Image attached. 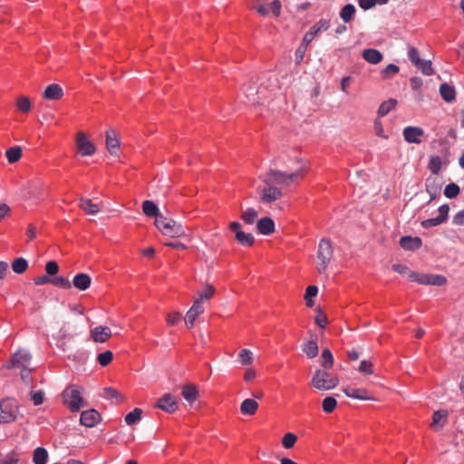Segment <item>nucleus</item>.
I'll use <instances>...</instances> for the list:
<instances>
[{
    "label": "nucleus",
    "mask_w": 464,
    "mask_h": 464,
    "mask_svg": "<svg viewBox=\"0 0 464 464\" xmlns=\"http://www.w3.org/2000/svg\"><path fill=\"white\" fill-rule=\"evenodd\" d=\"M297 168L292 171L270 170L264 178V187L258 188L259 199L264 204H270L284 196L282 188L300 183L309 170V162L298 159Z\"/></svg>",
    "instance_id": "f257e3e1"
},
{
    "label": "nucleus",
    "mask_w": 464,
    "mask_h": 464,
    "mask_svg": "<svg viewBox=\"0 0 464 464\" xmlns=\"http://www.w3.org/2000/svg\"><path fill=\"white\" fill-rule=\"evenodd\" d=\"M83 388L72 384L69 385L62 393L63 404L72 412L79 411L84 405L82 397Z\"/></svg>",
    "instance_id": "f03ea898"
},
{
    "label": "nucleus",
    "mask_w": 464,
    "mask_h": 464,
    "mask_svg": "<svg viewBox=\"0 0 464 464\" xmlns=\"http://www.w3.org/2000/svg\"><path fill=\"white\" fill-rule=\"evenodd\" d=\"M339 383L336 375L325 370H317L312 380L311 386L318 391H329L335 388Z\"/></svg>",
    "instance_id": "7ed1b4c3"
},
{
    "label": "nucleus",
    "mask_w": 464,
    "mask_h": 464,
    "mask_svg": "<svg viewBox=\"0 0 464 464\" xmlns=\"http://www.w3.org/2000/svg\"><path fill=\"white\" fill-rule=\"evenodd\" d=\"M155 227L164 235L170 237H184L186 232L183 227L171 218L160 217L154 221Z\"/></svg>",
    "instance_id": "20e7f679"
},
{
    "label": "nucleus",
    "mask_w": 464,
    "mask_h": 464,
    "mask_svg": "<svg viewBox=\"0 0 464 464\" xmlns=\"http://www.w3.org/2000/svg\"><path fill=\"white\" fill-rule=\"evenodd\" d=\"M19 415V404L12 398L0 400V423H11Z\"/></svg>",
    "instance_id": "39448f33"
},
{
    "label": "nucleus",
    "mask_w": 464,
    "mask_h": 464,
    "mask_svg": "<svg viewBox=\"0 0 464 464\" xmlns=\"http://www.w3.org/2000/svg\"><path fill=\"white\" fill-rule=\"evenodd\" d=\"M333 256V247L331 242L325 238L319 242L317 250V258L319 261L316 263V269L319 273H324Z\"/></svg>",
    "instance_id": "423d86ee"
},
{
    "label": "nucleus",
    "mask_w": 464,
    "mask_h": 464,
    "mask_svg": "<svg viewBox=\"0 0 464 464\" xmlns=\"http://www.w3.org/2000/svg\"><path fill=\"white\" fill-rule=\"evenodd\" d=\"M74 141L76 144L77 151L81 156H92L96 152V147L94 143L83 131H78L75 134Z\"/></svg>",
    "instance_id": "0eeeda50"
},
{
    "label": "nucleus",
    "mask_w": 464,
    "mask_h": 464,
    "mask_svg": "<svg viewBox=\"0 0 464 464\" xmlns=\"http://www.w3.org/2000/svg\"><path fill=\"white\" fill-rule=\"evenodd\" d=\"M252 1L255 2V6L253 8L261 16H266L270 12L272 13V14L275 17H278L280 15V14H281L282 5H281V2L279 0L272 1L269 4L268 7H266V5H265V2L266 0H252Z\"/></svg>",
    "instance_id": "6e6552de"
},
{
    "label": "nucleus",
    "mask_w": 464,
    "mask_h": 464,
    "mask_svg": "<svg viewBox=\"0 0 464 464\" xmlns=\"http://www.w3.org/2000/svg\"><path fill=\"white\" fill-rule=\"evenodd\" d=\"M228 228L235 234V238L238 244L244 246H252L255 238L252 234L244 232L241 228L242 226L237 221L230 222L228 225Z\"/></svg>",
    "instance_id": "1a4fd4ad"
},
{
    "label": "nucleus",
    "mask_w": 464,
    "mask_h": 464,
    "mask_svg": "<svg viewBox=\"0 0 464 464\" xmlns=\"http://www.w3.org/2000/svg\"><path fill=\"white\" fill-rule=\"evenodd\" d=\"M450 207L447 204H443L439 208V216L433 218H428L421 222L423 228H430L431 227L439 226L444 223L449 217Z\"/></svg>",
    "instance_id": "9d476101"
},
{
    "label": "nucleus",
    "mask_w": 464,
    "mask_h": 464,
    "mask_svg": "<svg viewBox=\"0 0 464 464\" xmlns=\"http://www.w3.org/2000/svg\"><path fill=\"white\" fill-rule=\"evenodd\" d=\"M329 25L330 24L327 20L322 19L318 21L308 32L305 33L303 38V44L308 45L319 33L326 31L329 28Z\"/></svg>",
    "instance_id": "9b49d317"
},
{
    "label": "nucleus",
    "mask_w": 464,
    "mask_h": 464,
    "mask_svg": "<svg viewBox=\"0 0 464 464\" xmlns=\"http://www.w3.org/2000/svg\"><path fill=\"white\" fill-rule=\"evenodd\" d=\"M157 407L166 412L172 413L178 410V400L170 393H165L158 400Z\"/></svg>",
    "instance_id": "f8f14e48"
},
{
    "label": "nucleus",
    "mask_w": 464,
    "mask_h": 464,
    "mask_svg": "<svg viewBox=\"0 0 464 464\" xmlns=\"http://www.w3.org/2000/svg\"><path fill=\"white\" fill-rule=\"evenodd\" d=\"M203 304H201L200 300H195L193 305L187 312L185 316V324L188 328H192L194 326V323L196 319L204 312Z\"/></svg>",
    "instance_id": "ddd939ff"
},
{
    "label": "nucleus",
    "mask_w": 464,
    "mask_h": 464,
    "mask_svg": "<svg viewBox=\"0 0 464 464\" xmlns=\"http://www.w3.org/2000/svg\"><path fill=\"white\" fill-rule=\"evenodd\" d=\"M90 335L93 342L102 343L107 342L112 334L110 327L98 325L91 330Z\"/></svg>",
    "instance_id": "4468645a"
},
{
    "label": "nucleus",
    "mask_w": 464,
    "mask_h": 464,
    "mask_svg": "<svg viewBox=\"0 0 464 464\" xmlns=\"http://www.w3.org/2000/svg\"><path fill=\"white\" fill-rule=\"evenodd\" d=\"M417 283L428 285H444L447 278L444 276L433 274H419Z\"/></svg>",
    "instance_id": "2eb2a0df"
},
{
    "label": "nucleus",
    "mask_w": 464,
    "mask_h": 464,
    "mask_svg": "<svg viewBox=\"0 0 464 464\" xmlns=\"http://www.w3.org/2000/svg\"><path fill=\"white\" fill-rule=\"evenodd\" d=\"M424 130L420 127L408 126L403 129L402 135L404 140L409 143L420 144V138L423 136Z\"/></svg>",
    "instance_id": "dca6fc26"
},
{
    "label": "nucleus",
    "mask_w": 464,
    "mask_h": 464,
    "mask_svg": "<svg viewBox=\"0 0 464 464\" xmlns=\"http://www.w3.org/2000/svg\"><path fill=\"white\" fill-rule=\"evenodd\" d=\"M100 421H101V415L97 411H95L93 409L84 411L81 414L80 422L82 425H83L85 427H89V428L94 427Z\"/></svg>",
    "instance_id": "f3484780"
},
{
    "label": "nucleus",
    "mask_w": 464,
    "mask_h": 464,
    "mask_svg": "<svg viewBox=\"0 0 464 464\" xmlns=\"http://www.w3.org/2000/svg\"><path fill=\"white\" fill-rule=\"evenodd\" d=\"M120 139L114 130L106 131V149L111 155H116L120 150Z\"/></svg>",
    "instance_id": "a211bd4d"
},
{
    "label": "nucleus",
    "mask_w": 464,
    "mask_h": 464,
    "mask_svg": "<svg viewBox=\"0 0 464 464\" xmlns=\"http://www.w3.org/2000/svg\"><path fill=\"white\" fill-rule=\"evenodd\" d=\"M63 96V90L57 83H53V84L48 85L43 93V97L45 100H49V101H58V100L62 99Z\"/></svg>",
    "instance_id": "6ab92c4d"
},
{
    "label": "nucleus",
    "mask_w": 464,
    "mask_h": 464,
    "mask_svg": "<svg viewBox=\"0 0 464 464\" xmlns=\"http://www.w3.org/2000/svg\"><path fill=\"white\" fill-rule=\"evenodd\" d=\"M256 229L262 235H271L275 232V222L269 217L262 218L256 222Z\"/></svg>",
    "instance_id": "aec40b11"
},
{
    "label": "nucleus",
    "mask_w": 464,
    "mask_h": 464,
    "mask_svg": "<svg viewBox=\"0 0 464 464\" xmlns=\"http://www.w3.org/2000/svg\"><path fill=\"white\" fill-rule=\"evenodd\" d=\"M72 284L76 289L85 291L91 286L92 278L85 273H79L73 277Z\"/></svg>",
    "instance_id": "412c9836"
},
{
    "label": "nucleus",
    "mask_w": 464,
    "mask_h": 464,
    "mask_svg": "<svg viewBox=\"0 0 464 464\" xmlns=\"http://www.w3.org/2000/svg\"><path fill=\"white\" fill-rule=\"evenodd\" d=\"M362 57L371 64H378L383 59L382 53L379 50L373 48L363 50Z\"/></svg>",
    "instance_id": "4be33fe9"
},
{
    "label": "nucleus",
    "mask_w": 464,
    "mask_h": 464,
    "mask_svg": "<svg viewBox=\"0 0 464 464\" xmlns=\"http://www.w3.org/2000/svg\"><path fill=\"white\" fill-rule=\"evenodd\" d=\"M400 246L405 250H415L420 247L421 239L418 237H411L409 236L402 237L400 239Z\"/></svg>",
    "instance_id": "5701e85b"
},
{
    "label": "nucleus",
    "mask_w": 464,
    "mask_h": 464,
    "mask_svg": "<svg viewBox=\"0 0 464 464\" xmlns=\"http://www.w3.org/2000/svg\"><path fill=\"white\" fill-rule=\"evenodd\" d=\"M448 411H436L432 415V422L430 427L435 430L441 429L447 420Z\"/></svg>",
    "instance_id": "b1692460"
},
{
    "label": "nucleus",
    "mask_w": 464,
    "mask_h": 464,
    "mask_svg": "<svg viewBox=\"0 0 464 464\" xmlns=\"http://www.w3.org/2000/svg\"><path fill=\"white\" fill-rule=\"evenodd\" d=\"M392 270L407 277L412 282H417L419 273L411 270L407 266L401 264H394Z\"/></svg>",
    "instance_id": "393cba45"
},
{
    "label": "nucleus",
    "mask_w": 464,
    "mask_h": 464,
    "mask_svg": "<svg viewBox=\"0 0 464 464\" xmlns=\"http://www.w3.org/2000/svg\"><path fill=\"white\" fill-rule=\"evenodd\" d=\"M258 409V403L254 399H246L240 405V411L244 415H254Z\"/></svg>",
    "instance_id": "a878e982"
},
{
    "label": "nucleus",
    "mask_w": 464,
    "mask_h": 464,
    "mask_svg": "<svg viewBox=\"0 0 464 464\" xmlns=\"http://www.w3.org/2000/svg\"><path fill=\"white\" fill-rule=\"evenodd\" d=\"M16 110L24 114H27L32 110V102L27 96H18L15 100Z\"/></svg>",
    "instance_id": "bb28decb"
},
{
    "label": "nucleus",
    "mask_w": 464,
    "mask_h": 464,
    "mask_svg": "<svg viewBox=\"0 0 464 464\" xmlns=\"http://www.w3.org/2000/svg\"><path fill=\"white\" fill-rule=\"evenodd\" d=\"M181 394L183 398L190 403L196 401L198 397V389L193 384L184 385L182 387Z\"/></svg>",
    "instance_id": "cd10ccee"
},
{
    "label": "nucleus",
    "mask_w": 464,
    "mask_h": 464,
    "mask_svg": "<svg viewBox=\"0 0 464 464\" xmlns=\"http://www.w3.org/2000/svg\"><path fill=\"white\" fill-rule=\"evenodd\" d=\"M142 211L144 215H146L149 218H160L162 217V215H160L159 208L157 205L150 200H145L142 203Z\"/></svg>",
    "instance_id": "c85d7f7f"
},
{
    "label": "nucleus",
    "mask_w": 464,
    "mask_h": 464,
    "mask_svg": "<svg viewBox=\"0 0 464 464\" xmlns=\"http://www.w3.org/2000/svg\"><path fill=\"white\" fill-rule=\"evenodd\" d=\"M23 156V150L20 146H14L6 150L5 157L10 164L18 162Z\"/></svg>",
    "instance_id": "c756f323"
},
{
    "label": "nucleus",
    "mask_w": 464,
    "mask_h": 464,
    "mask_svg": "<svg viewBox=\"0 0 464 464\" xmlns=\"http://www.w3.org/2000/svg\"><path fill=\"white\" fill-rule=\"evenodd\" d=\"M79 206L87 215H95L100 211L99 205L89 198H81Z\"/></svg>",
    "instance_id": "7c9ffc66"
},
{
    "label": "nucleus",
    "mask_w": 464,
    "mask_h": 464,
    "mask_svg": "<svg viewBox=\"0 0 464 464\" xmlns=\"http://www.w3.org/2000/svg\"><path fill=\"white\" fill-rule=\"evenodd\" d=\"M440 93L442 99L447 102H451L455 100L456 92L454 87L448 83H442L440 86Z\"/></svg>",
    "instance_id": "2f4dec72"
},
{
    "label": "nucleus",
    "mask_w": 464,
    "mask_h": 464,
    "mask_svg": "<svg viewBox=\"0 0 464 464\" xmlns=\"http://www.w3.org/2000/svg\"><path fill=\"white\" fill-rule=\"evenodd\" d=\"M238 361L243 366H250L254 362V353L251 350L244 348L238 353Z\"/></svg>",
    "instance_id": "473e14b6"
},
{
    "label": "nucleus",
    "mask_w": 464,
    "mask_h": 464,
    "mask_svg": "<svg viewBox=\"0 0 464 464\" xmlns=\"http://www.w3.org/2000/svg\"><path fill=\"white\" fill-rule=\"evenodd\" d=\"M257 217L258 212L254 208H247L241 213L242 220L247 225L254 224Z\"/></svg>",
    "instance_id": "72a5a7b5"
},
{
    "label": "nucleus",
    "mask_w": 464,
    "mask_h": 464,
    "mask_svg": "<svg viewBox=\"0 0 464 464\" xmlns=\"http://www.w3.org/2000/svg\"><path fill=\"white\" fill-rule=\"evenodd\" d=\"M48 459V452L44 448L39 447L34 450L33 461L34 464H46Z\"/></svg>",
    "instance_id": "f704fd0d"
},
{
    "label": "nucleus",
    "mask_w": 464,
    "mask_h": 464,
    "mask_svg": "<svg viewBox=\"0 0 464 464\" xmlns=\"http://www.w3.org/2000/svg\"><path fill=\"white\" fill-rule=\"evenodd\" d=\"M337 407V400L334 396H327L322 401V410L324 413H332Z\"/></svg>",
    "instance_id": "c9c22d12"
},
{
    "label": "nucleus",
    "mask_w": 464,
    "mask_h": 464,
    "mask_svg": "<svg viewBox=\"0 0 464 464\" xmlns=\"http://www.w3.org/2000/svg\"><path fill=\"white\" fill-rule=\"evenodd\" d=\"M103 393L106 399L115 401L116 403H121L124 401V397L116 389L105 388L103 390Z\"/></svg>",
    "instance_id": "e433bc0d"
},
{
    "label": "nucleus",
    "mask_w": 464,
    "mask_h": 464,
    "mask_svg": "<svg viewBox=\"0 0 464 464\" xmlns=\"http://www.w3.org/2000/svg\"><path fill=\"white\" fill-rule=\"evenodd\" d=\"M317 294H318L317 286H315V285H309L306 288L304 298V301H305V304L308 307H313L314 306V298L317 295Z\"/></svg>",
    "instance_id": "4c0bfd02"
},
{
    "label": "nucleus",
    "mask_w": 464,
    "mask_h": 464,
    "mask_svg": "<svg viewBox=\"0 0 464 464\" xmlns=\"http://www.w3.org/2000/svg\"><path fill=\"white\" fill-rule=\"evenodd\" d=\"M350 398L362 401H375V398L371 396L365 389H353L350 391Z\"/></svg>",
    "instance_id": "58836bf2"
},
{
    "label": "nucleus",
    "mask_w": 464,
    "mask_h": 464,
    "mask_svg": "<svg viewBox=\"0 0 464 464\" xmlns=\"http://www.w3.org/2000/svg\"><path fill=\"white\" fill-rule=\"evenodd\" d=\"M27 268H28V263L23 257L15 258L12 262V269L16 274H23L27 270Z\"/></svg>",
    "instance_id": "ea45409f"
},
{
    "label": "nucleus",
    "mask_w": 464,
    "mask_h": 464,
    "mask_svg": "<svg viewBox=\"0 0 464 464\" xmlns=\"http://www.w3.org/2000/svg\"><path fill=\"white\" fill-rule=\"evenodd\" d=\"M30 356L26 353L18 352L15 353L12 359L13 365L26 366L29 362Z\"/></svg>",
    "instance_id": "a19ab883"
},
{
    "label": "nucleus",
    "mask_w": 464,
    "mask_h": 464,
    "mask_svg": "<svg viewBox=\"0 0 464 464\" xmlns=\"http://www.w3.org/2000/svg\"><path fill=\"white\" fill-rule=\"evenodd\" d=\"M397 104V101L394 99H390L381 104L378 109V115L380 117H383L387 115Z\"/></svg>",
    "instance_id": "79ce46f5"
},
{
    "label": "nucleus",
    "mask_w": 464,
    "mask_h": 464,
    "mask_svg": "<svg viewBox=\"0 0 464 464\" xmlns=\"http://www.w3.org/2000/svg\"><path fill=\"white\" fill-rule=\"evenodd\" d=\"M441 165L442 161L440 157L434 155L430 158L428 169L430 170L432 174L437 175L439 174L441 169Z\"/></svg>",
    "instance_id": "37998d69"
},
{
    "label": "nucleus",
    "mask_w": 464,
    "mask_h": 464,
    "mask_svg": "<svg viewBox=\"0 0 464 464\" xmlns=\"http://www.w3.org/2000/svg\"><path fill=\"white\" fill-rule=\"evenodd\" d=\"M400 71L399 66L391 63L387 65L383 70L381 71V76L383 80L392 79Z\"/></svg>",
    "instance_id": "c03bdc74"
},
{
    "label": "nucleus",
    "mask_w": 464,
    "mask_h": 464,
    "mask_svg": "<svg viewBox=\"0 0 464 464\" xmlns=\"http://www.w3.org/2000/svg\"><path fill=\"white\" fill-rule=\"evenodd\" d=\"M142 410L135 408L132 411L129 412L125 416V422L128 425H133L141 419Z\"/></svg>",
    "instance_id": "a18cd8bd"
},
{
    "label": "nucleus",
    "mask_w": 464,
    "mask_h": 464,
    "mask_svg": "<svg viewBox=\"0 0 464 464\" xmlns=\"http://www.w3.org/2000/svg\"><path fill=\"white\" fill-rule=\"evenodd\" d=\"M297 441V436L293 432L285 433L282 438V445L285 449H292Z\"/></svg>",
    "instance_id": "49530a36"
},
{
    "label": "nucleus",
    "mask_w": 464,
    "mask_h": 464,
    "mask_svg": "<svg viewBox=\"0 0 464 464\" xmlns=\"http://www.w3.org/2000/svg\"><path fill=\"white\" fill-rule=\"evenodd\" d=\"M304 352L308 358H314L318 354V345L315 341H309L304 347Z\"/></svg>",
    "instance_id": "de8ad7c7"
},
{
    "label": "nucleus",
    "mask_w": 464,
    "mask_h": 464,
    "mask_svg": "<svg viewBox=\"0 0 464 464\" xmlns=\"http://www.w3.org/2000/svg\"><path fill=\"white\" fill-rule=\"evenodd\" d=\"M334 363L332 353L328 349H324L321 354V365L324 368H331Z\"/></svg>",
    "instance_id": "09e8293b"
},
{
    "label": "nucleus",
    "mask_w": 464,
    "mask_h": 464,
    "mask_svg": "<svg viewBox=\"0 0 464 464\" xmlns=\"http://www.w3.org/2000/svg\"><path fill=\"white\" fill-rule=\"evenodd\" d=\"M439 190L440 187L436 184V179L432 178H428L426 180V191L431 197V199H433L436 197Z\"/></svg>",
    "instance_id": "8fccbe9b"
},
{
    "label": "nucleus",
    "mask_w": 464,
    "mask_h": 464,
    "mask_svg": "<svg viewBox=\"0 0 464 464\" xmlns=\"http://www.w3.org/2000/svg\"><path fill=\"white\" fill-rule=\"evenodd\" d=\"M314 322L321 328H325L328 324L327 316L320 307L315 309Z\"/></svg>",
    "instance_id": "3c124183"
},
{
    "label": "nucleus",
    "mask_w": 464,
    "mask_h": 464,
    "mask_svg": "<svg viewBox=\"0 0 464 464\" xmlns=\"http://www.w3.org/2000/svg\"><path fill=\"white\" fill-rule=\"evenodd\" d=\"M459 192V187L456 183L448 184L444 189V195L448 198H455Z\"/></svg>",
    "instance_id": "603ef678"
},
{
    "label": "nucleus",
    "mask_w": 464,
    "mask_h": 464,
    "mask_svg": "<svg viewBox=\"0 0 464 464\" xmlns=\"http://www.w3.org/2000/svg\"><path fill=\"white\" fill-rule=\"evenodd\" d=\"M357 370L363 375H370L373 372V365H372V362H370L368 360H362L360 362Z\"/></svg>",
    "instance_id": "864d4df0"
},
{
    "label": "nucleus",
    "mask_w": 464,
    "mask_h": 464,
    "mask_svg": "<svg viewBox=\"0 0 464 464\" xmlns=\"http://www.w3.org/2000/svg\"><path fill=\"white\" fill-rule=\"evenodd\" d=\"M215 295V288L210 285H207L204 289L198 294V298L197 300H200L202 303L203 299L209 300L211 299Z\"/></svg>",
    "instance_id": "5fc2aeb1"
},
{
    "label": "nucleus",
    "mask_w": 464,
    "mask_h": 464,
    "mask_svg": "<svg viewBox=\"0 0 464 464\" xmlns=\"http://www.w3.org/2000/svg\"><path fill=\"white\" fill-rule=\"evenodd\" d=\"M113 354L111 351H106L98 355L97 361L102 366H107L111 362Z\"/></svg>",
    "instance_id": "6e6d98bb"
},
{
    "label": "nucleus",
    "mask_w": 464,
    "mask_h": 464,
    "mask_svg": "<svg viewBox=\"0 0 464 464\" xmlns=\"http://www.w3.org/2000/svg\"><path fill=\"white\" fill-rule=\"evenodd\" d=\"M408 57L410 61L414 64L415 66L421 63V59L420 57L419 52L415 47H410L408 51Z\"/></svg>",
    "instance_id": "4d7b16f0"
},
{
    "label": "nucleus",
    "mask_w": 464,
    "mask_h": 464,
    "mask_svg": "<svg viewBox=\"0 0 464 464\" xmlns=\"http://www.w3.org/2000/svg\"><path fill=\"white\" fill-rule=\"evenodd\" d=\"M181 314L179 312L169 313L166 316L168 325L174 326L178 324L181 320Z\"/></svg>",
    "instance_id": "13d9d810"
},
{
    "label": "nucleus",
    "mask_w": 464,
    "mask_h": 464,
    "mask_svg": "<svg viewBox=\"0 0 464 464\" xmlns=\"http://www.w3.org/2000/svg\"><path fill=\"white\" fill-rule=\"evenodd\" d=\"M44 393L42 391H32L30 392V399L35 406L41 405L44 402Z\"/></svg>",
    "instance_id": "bf43d9fd"
},
{
    "label": "nucleus",
    "mask_w": 464,
    "mask_h": 464,
    "mask_svg": "<svg viewBox=\"0 0 464 464\" xmlns=\"http://www.w3.org/2000/svg\"><path fill=\"white\" fill-rule=\"evenodd\" d=\"M425 75H432L433 68L430 61H421V63L416 66Z\"/></svg>",
    "instance_id": "052dcab7"
},
{
    "label": "nucleus",
    "mask_w": 464,
    "mask_h": 464,
    "mask_svg": "<svg viewBox=\"0 0 464 464\" xmlns=\"http://www.w3.org/2000/svg\"><path fill=\"white\" fill-rule=\"evenodd\" d=\"M53 284L63 289H70L72 287V283L63 276L55 277L53 280Z\"/></svg>",
    "instance_id": "680f3d73"
},
{
    "label": "nucleus",
    "mask_w": 464,
    "mask_h": 464,
    "mask_svg": "<svg viewBox=\"0 0 464 464\" xmlns=\"http://www.w3.org/2000/svg\"><path fill=\"white\" fill-rule=\"evenodd\" d=\"M45 271L50 276H54L59 271V266L55 261H49L45 265Z\"/></svg>",
    "instance_id": "e2e57ef3"
},
{
    "label": "nucleus",
    "mask_w": 464,
    "mask_h": 464,
    "mask_svg": "<svg viewBox=\"0 0 464 464\" xmlns=\"http://www.w3.org/2000/svg\"><path fill=\"white\" fill-rule=\"evenodd\" d=\"M256 371L254 368L247 366L244 372V381L246 382H252L256 378Z\"/></svg>",
    "instance_id": "0e129e2a"
},
{
    "label": "nucleus",
    "mask_w": 464,
    "mask_h": 464,
    "mask_svg": "<svg viewBox=\"0 0 464 464\" xmlns=\"http://www.w3.org/2000/svg\"><path fill=\"white\" fill-rule=\"evenodd\" d=\"M306 47L307 45L302 43V44L296 49L295 54L296 63H300L303 61L306 52Z\"/></svg>",
    "instance_id": "69168bd1"
},
{
    "label": "nucleus",
    "mask_w": 464,
    "mask_h": 464,
    "mask_svg": "<svg viewBox=\"0 0 464 464\" xmlns=\"http://www.w3.org/2000/svg\"><path fill=\"white\" fill-rule=\"evenodd\" d=\"M18 460L14 454H8L0 459V464H17Z\"/></svg>",
    "instance_id": "338daca9"
},
{
    "label": "nucleus",
    "mask_w": 464,
    "mask_h": 464,
    "mask_svg": "<svg viewBox=\"0 0 464 464\" xmlns=\"http://www.w3.org/2000/svg\"><path fill=\"white\" fill-rule=\"evenodd\" d=\"M452 223L457 226L464 225V209L454 215Z\"/></svg>",
    "instance_id": "774afa93"
}]
</instances>
